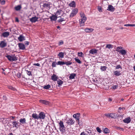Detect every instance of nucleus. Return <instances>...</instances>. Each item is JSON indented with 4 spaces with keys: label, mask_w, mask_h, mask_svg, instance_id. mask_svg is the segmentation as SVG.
<instances>
[{
    "label": "nucleus",
    "mask_w": 135,
    "mask_h": 135,
    "mask_svg": "<svg viewBox=\"0 0 135 135\" xmlns=\"http://www.w3.org/2000/svg\"><path fill=\"white\" fill-rule=\"evenodd\" d=\"M59 129L60 131L62 133H64L66 128L65 127L63 122L61 120L59 123Z\"/></svg>",
    "instance_id": "f257e3e1"
},
{
    "label": "nucleus",
    "mask_w": 135,
    "mask_h": 135,
    "mask_svg": "<svg viewBox=\"0 0 135 135\" xmlns=\"http://www.w3.org/2000/svg\"><path fill=\"white\" fill-rule=\"evenodd\" d=\"M104 115L108 117L111 118H114V119L116 118L117 117V114L113 113H106L104 114Z\"/></svg>",
    "instance_id": "f03ea898"
},
{
    "label": "nucleus",
    "mask_w": 135,
    "mask_h": 135,
    "mask_svg": "<svg viewBox=\"0 0 135 135\" xmlns=\"http://www.w3.org/2000/svg\"><path fill=\"white\" fill-rule=\"evenodd\" d=\"M6 57L11 61H16L17 60V58L16 57L15 55H12V56L8 55L6 56Z\"/></svg>",
    "instance_id": "7ed1b4c3"
},
{
    "label": "nucleus",
    "mask_w": 135,
    "mask_h": 135,
    "mask_svg": "<svg viewBox=\"0 0 135 135\" xmlns=\"http://www.w3.org/2000/svg\"><path fill=\"white\" fill-rule=\"evenodd\" d=\"M78 9L77 8L73 9L71 13L70 14V17H73L76 15L77 13L78 12Z\"/></svg>",
    "instance_id": "20e7f679"
},
{
    "label": "nucleus",
    "mask_w": 135,
    "mask_h": 135,
    "mask_svg": "<svg viewBox=\"0 0 135 135\" xmlns=\"http://www.w3.org/2000/svg\"><path fill=\"white\" fill-rule=\"evenodd\" d=\"M38 119H44L45 117V113L43 112H41L39 114Z\"/></svg>",
    "instance_id": "39448f33"
},
{
    "label": "nucleus",
    "mask_w": 135,
    "mask_h": 135,
    "mask_svg": "<svg viewBox=\"0 0 135 135\" xmlns=\"http://www.w3.org/2000/svg\"><path fill=\"white\" fill-rule=\"evenodd\" d=\"M7 45V43L5 41H2L0 42V47L3 48L6 47Z\"/></svg>",
    "instance_id": "423d86ee"
},
{
    "label": "nucleus",
    "mask_w": 135,
    "mask_h": 135,
    "mask_svg": "<svg viewBox=\"0 0 135 135\" xmlns=\"http://www.w3.org/2000/svg\"><path fill=\"white\" fill-rule=\"evenodd\" d=\"M38 17L36 16L32 17L30 19V21L32 23H35L38 21Z\"/></svg>",
    "instance_id": "0eeeda50"
},
{
    "label": "nucleus",
    "mask_w": 135,
    "mask_h": 135,
    "mask_svg": "<svg viewBox=\"0 0 135 135\" xmlns=\"http://www.w3.org/2000/svg\"><path fill=\"white\" fill-rule=\"evenodd\" d=\"M57 17H61L60 16L57 17L56 15H53L50 17V18L51 21H56Z\"/></svg>",
    "instance_id": "6e6552de"
},
{
    "label": "nucleus",
    "mask_w": 135,
    "mask_h": 135,
    "mask_svg": "<svg viewBox=\"0 0 135 135\" xmlns=\"http://www.w3.org/2000/svg\"><path fill=\"white\" fill-rule=\"evenodd\" d=\"M94 29L91 28H86L85 30V31L86 33L92 32L94 31Z\"/></svg>",
    "instance_id": "1a4fd4ad"
},
{
    "label": "nucleus",
    "mask_w": 135,
    "mask_h": 135,
    "mask_svg": "<svg viewBox=\"0 0 135 135\" xmlns=\"http://www.w3.org/2000/svg\"><path fill=\"white\" fill-rule=\"evenodd\" d=\"M107 10L113 12L115 10V8L112 5H109L108 6V8Z\"/></svg>",
    "instance_id": "9d476101"
},
{
    "label": "nucleus",
    "mask_w": 135,
    "mask_h": 135,
    "mask_svg": "<svg viewBox=\"0 0 135 135\" xmlns=\"http://www.w3.org/2000/svg\"><path fill=\"white\" fill-rule=\"evenodd\" d=\"M75 122L71 118H70L66 122L68 124L70 125L73 124Z\"/></svg>",
    "instance_id": "9b49d317"
},
{
    "label": "nucleus",
    "mask_w": 135,
    "mask_h": 135,
    "mask_svg": "<svg viewBox=\"0 0 135 135\" xmlns=\"http://www.w3.org/2000/svg\"><path fill=\"white\" fill-rule=\"evenodd\" d=\"M131 121L130 118L129 117H128L125 118L123 120V122L126 123H130Z\"/></svg>",
    "instance_id": "f8f14e48"
},
{
    "label": "nucleus",
    "mask_w": 135,
    "mask_h": 135,
    "mask_svg": "<svg viewBox=\"0 0 135 135\" xmlns=\"http://www.w3.org/2000/svg\"><path fill=\"white\" fill-rule=\"evenodd\" d=\"M18 45L20 49L24 50L25 49V45L21 43H19Z\"/></svg>",
    "instance_id": "ddd939ff"
},
{
    "label": "nucleus",
    "mask_w": 135,
    "mask_h": 135,
    "mask_svg": "<svg viewBox=\"0 0 135 135\" xmlns=\"http://www.w3.org/2000/svg\"><path fill=\"white\" fill-rule=\"evenodd\" d=\"M25 37L22 35H21L18 38V39L21 42L23 40H25Z\"/></svg>",
    "instance_id": "4468645a"
},
{
    "label": "nucleus",
    "mask_w": 135,
    "mask_h": 135,
    "mask_svg": "<svg viewBox=\"0 0 135 135\" xmlns=\"http://www.w3.org/2000/svg\"><path fill=\"white\" fill-rule=\"evenodd\" d=\"M89 52L90 53L93 55L97 53V51L95 49H93L90 50Z\"/></svg>",
    "instance_id": "2eb2a0df"
},
{
    "label": "nucleus",
    "mask_w": 135,
    "mask_h": 135,
    "mask_svg": "<svg viewBox=\"0 0 135 135\" xmlns=\"http://www.w3.org/2000/svg\"><path fill=\"white\" fill-rule=\"evenodd\" d=\"M80 114L79 113H77L76 114H74L73 115V117L75 118V119H77L76 120L79 121V119L78 118L80 116Z\"/></svg>",
    "instance_id": "dca6fc26"
},
{
    "label": "nucleus",
    "mask_w": 135,
    "mask_h": 135,
    "mask_svg": "<svg viewBox=\"0 0 135 135\" xmlns=\"http://www.w3.org/2000/svg\"><path fill=\"white\" fill-rule=\"evenodd\" d=\"M86 20V18L85 17H83L81 18L79 20L80 22L81 23H84Z\"/></svg>",
    "instance_id": "f3484780"
},
{
    "label": "nucleus",
    "mask_w": 135,
    "mask_h": 135,
    "mask_svg": "<svg viewBox=\"0 0 135 135\" xmlns=\"http://www.w3.org/2000/svg\"><path fill=\"white\" fill-rule=\"evenodd\" d=\"M51 79L54 81H56L57 79V77L56 75L54 74L51 76Z\"/></svg>",
    "instance_id": "a211bd4d"
},
{
    "label": "nucleus",
    "mask_w": 135,
    "mask_h": 135,
    "mask_svg": "<svg viewBox=\"0 0 135 135\" xmlns=\"http://www.w3.org/2000/svg\"><path fill=\"white\" fill-rule=\"evenodd\" d=\"M9 32H3L2 35L4 37H7L9 35Z\"/></svg>",
    "instance_id": "6ab92c4d"
},
{
    "label": "nucleus",
    "mask_w": 135,
    "mask_h": 135,
    "mask_svg": "<svg viewBox=\"0 0 135 135\" xmlns=\"http://www.w3.org/2000/svg\"><path fill=\"white\" fill-rule=\"evenodd\" d=\"M20 122L22 124H26V120L25 118H21L20 119Z\"/></svg>",
    "instance_id": "aec40b11"
},
{
    "label": "nucleus",
    "mask_w": 135,
    "mask_h": 135,
    "mask_svg": "<svg viewBox=\"0 0 135 135\" xmlns=\"http://www.w3.org/2000/svg\"><path fill=\"white\" fill-rule=\"evenodd\" d=\"M69 6L71 7H75V3L74 1H72L69 4Z\"/></svg>",
    "instance_id": "412c9836"
},
{
    "label": "nucleus",
    "mask_w": 135,
    "mask_h": 135,
    "mask_svg": "<svg viewBox=\"0 0 135 135\" xmlns=\"http://www.w3.org/2000/svg\"><path fill=\"white\" fill-rule=\"evenodd\" d=\"M119 53H120L122 55H124L126 54L127 52L126 50H120Z\"/></svg>",
    "instance_id": "4be33fe9"
},
{
    "label": "nucleus",
    "mask_w": 135,
    "mask_h": 135,
    "mask_svg": "<svg viewBox=\"0 0 135 135\" xmlns=\"http://www.w3.org/2000/svg\"><path fill=\"white\" fill-rule=\"evenodd\" d=\"M38 116L36 113H33L32 115V117L35 119H38Z\"/></svg>",
    "instance_id": "5701e85b"
},
{
    "label": "nucleus",
    "mask_w": 135,
    "mask_h": 135,
    "mask_svg": "<svg viewBox=\"0 0 135 135\" xmlns=\"http://www.w3.org/2000/svg\"><path fill=\"white\" fill-rule=\"evenodd\" d=\"M21 8V6L20 5H18L17 6H16L15 7V10L17 11H18L20 10Z\"/></svg>",
    "instance_id": "b1692460"
},
{
    "label": "nucleus",
    "mask_w": 135,
    "mask_h": 135,
    "mask_svg": "<svg viewBox=\"0 0 135 135\" xmlns=\"http://www.w3.org/2000/svg\"><path fill=\"white\" fill-rule=\"evenodd\" d=\"M61 12L62 11L61 10H58L56 13L55 15H56V16L57 17L58 16L60 15L61 13Z\"/></svg>",
    "instance_id": "393cba45"
},
{
    "label": "nucleus",
    "mask_w": 135,
    "mask_h": 135,
    "mask_svg": "<svg viewBox=\"0 0 135 135\" xmlns=\"http://www.w3.org/2000/svg\"><path fill=\"white\" fill-rule=\"evenodd\" d=\"M64 53L62 52H60L58 54V56H59L60 57L62 58L64 57Z\"/></svg>",
    "instance_id": "a878e982"
},
{
    "label": "nucleus",
    "mask_w": 135,
    "mask_h": 135,
    "mask_svg": "<svg viewBox=\"0 0 135 135\" xmlns=\"http://www.w3.org/2000/svg\"><path fill=\"white\" fill-rule=\"evenodd\" d=\"M106 47L109 49H112L113 48V45L111 44H107L106 45Z\"/></svg>",
    "instance_id": "bb28decb"
},
{
    "label": "nucleus",
    "mask_w": 135,
    "mask_h": 135,
    "mask_svg": "<svg viewBox=\"0 0 135 135\" xmlns=\"http://www.w3.org/2000/svg\"><path fill=\"white\" fill-rule=\"evenodd\" d=\"M65 63L66 65L68 66L71 65L72 64V62L71 61H68L65 62Z\"/></svg>",
    "instance_id": "cd10ccee"
},
{
    "label": "nucleus",
    "mask_w": 135,
    "mask_h": 135,
    "mask_svg": "<svg viewBox=\"0 0 135 135\" xmlns=\"http://www.w3.org/2000/svg\"><path fill=\"white\" fill-rule=\"evenodd\" d=\"M114 74L115 75L119 76L120 75V73L119 71H115L114 72Z\"/></svg>",
    "instance_id": "c85d7f7f"
},
{
    "label": "nucleus",
    "mask_w": 135,
    "mask_h": 135,
    "mask_svg": "<svg viewBox=\"0 0 135 135\" xmlns=\"http://www.w3.org/2000/svg\"><path fill=\"white\" fill-rule=\"evenodd\" d=\"M50 88L51 86L49 85H45L43 87V88L45 89H49Z\"/></svg>",
    "instance_id": "c756f323"
},
{
    "label": "nucleus",
    "mask_w": 135,
    "mask_h": 135,
    "mask_svg": "<svg viewBox=\"0 0 135 135\" xmlns=\"http://www.w3.org/2000/svg\"><path fill=\"white\" fill-rule=\"evenodd\" d=\"M76 74L74 73L71 74L69 76V78L70 79H73L74 78Z\"/></svg>",
    "instance_id": "7c9ffc66"
},
{
    "label": "nucleus",
    "mask_w": 135,
    "mask_h": 135,
    "mask_svg": "<svg viewBox=\"0 0 135 135\" xmlns=\"http://www.w3.org/2000/svg\"><path fill=\"white\" fill-rule=\"evenodd\" d=\"M74 59L76 61L78 62V63L81 64V62L79 60L78 58L76 57L74 58Z\"/></svg>",
    "instance_id": "2f4dec72"
},
{
    "label": "nucleus",
    "mask_w": 135,
    "mask_h": 135,
    "mask_svg": "<svg viewBox=\"0 0 135 135\" xmlns=\"http://www.w3.org/2000/svg\"><path fill=\"white\" fill-rule=\"evenodd\" d=\"M57 83L59 85L58 86H60V85H61L63 84V82L61 80H59L57 81Z\"/></svg>",
    "instance_id": "473e14b6"
},
{
    "label": "nucleus",
    "mask_w": 135,
    "mask_h": 135,
    "mask_svg": "<svg viewBox=\"0 0 135 135\" xmlns=\"http://www.w3.org/2000/svg\"><path fill=\"white\" fill-rule=\"evenodd\" d=\"M107 68V67L105 66H101L100 67V69L102 71H104L106 70Z\"/></svg>",
    "instance_id": "72a5a7b5"
},
{
    "label": "nucleus",
    "mask_w": 135,
    "mask_h": 135,
    "mask_svg": "<svg viewBox=\"0 0 135 135\" xmlns=\"http://www.w3.org/2000/svg\"><path fill=\"white\" fill-rule=\"evenodd\" d=\"M65 64V62L62 61H59L57 62V64L58 65H63Z\"/></svg>",
    "instance_id": "f704fd0d"
},
{
    "label": "nucleus",
    "mask_w": 135,
    "mask_h": 135,
    "mask_svg": "<svg viewBox=\"0 0 135 135\" xmlns=\"http://www.w3.org/2000/svg\"><path fill=\"white\" fill-rule=\"evenodd\" d=\"M43 6L44 7H50V5L48 3H45L43 4Z\"/></svg>",
    "instance_id": "c9c22d12"
},
{
    "label": "nucleus",
    "mask_w": 135,
    "mask_h": 135,
    "mask_svg": "<svg viewBox=\"0 0 135 135\" xmlns=\"http://www.w3.org/2000/svg\"><path fill=\"white\" fill-rule=\"evenodd\" d=\"M104 132L106 134L108 133L109 132V129L107 128H105L104 130Z\"/></svg>",
    "instance_id": "e433bc0d"
},
{
    "label": "nucleus",
    "mask_w": 135,
    "mask_h": 135,
    "mask_svg": "<svg viewBox=\"0 0 135 135\" xmlns=\"http://www.w3.org/2000/svg\"><path fill=\"white\" fill-rule=\"evenodd\" d=\"M13 126H15L16 127H17V126H18L17 125V123L15 121L13 122L12 123Z\"/></svg>",
    "instance_id": "4c0bfd02"
},
{
    "label": "nucleus",
    "mask_w": 135,
    "mask_h": 135,
    "mask_svg": "<svg viewBox=\"0 0 135 135\" xmlns=\"http://www.w3.org/2000/svg\"><path fill=\"white\" fill-rule=\"evenodd\" d=\"M26 73L29 76H32L31 72V71H28V70H26Z\"/></svg>",
    "instance_id": "58836bf2"
},
{
    "label": "nucleus",
    "mask_w": 135,
    "mask_h": 135,
    "mask_svg": "<svg viewBox=\"0 0 135 135\" xmlns=\"http://www.w3.org/2000/svg\"><path fill=\"white\" fill-rule=\"evenodd\" d=\"M125 26H135V24H127L124 25Z\"/></svg>",
    "instance_id": "ea45409f"
},
{
    "label": "nucleus",
    "mask_w": 135,
    "mask_h": 135,
    "mask_svg": "<svg viewBox=\"0 0 135 135\" xmlns=\"http://www.w3.org/2000/svg\"><path fill=\"white\" fill-rule=\"evenodd\" d=\"M78 56L81 57H82L83 56V53H82V52H78Z\"/></svg>",
    "instance_id": "a19ab883"
},
{
    "label": "nucleus",
    "mask_w": 135,
    "mask_h": 135,
    "mask_svg": "<svg viewBox=\"0 0 135 135\" xmlns=\"http://www.w3.org/2000/svg\"><path fill=\"white\" fill-rule=\"evenodd\" d=\"M115 128L117 129V130H119V131H123V129L121 127H116Z\"/></svg>",
    "instance_id": "79ce46f5"
},
{
    "label": "nucleus",
    "mask_w": 135,
    "mask_h": 135,
    "mask_svg": "<svg viewBox=\"0 0 135 135\" xmlns=\"http://www.w3.org/2000/svg\"><path fill=\"white\" fill-rule=\"evenodd\" d=\"M56 62L53 61L52 63V66L53 67H56Z\"/></svg>",
    "instance_id": "37998d69"
},
{
    "label": "nucleus",
    "mask_w": 135,
    "mask_h": 135,
    "mask_svg": "<svg viewBox=\"0 0 135 135\" xmlns=\"http://www.w3.org/2000/svg\"><path fill=\"white\" fill-rule=\"evenodd\" d=\"M41 102L44 104L46 105H47L48 104V102L45 100H42Z\"/></svg>",
    "instance_id": "c03bdc74"
},
{
    "label": "nucleus",
    "mask_w": 135,
    "mask_h": 135,
    "mask_svg": "<svg viewBox=\"0 0 135 135\" xmlns=\"http://www.w3.org/2000/svg\"><path fill=\"white\" fill-rule=\"evenodd\" d=\"M96 129L97 131L99 133H101L102 132L101 130L100 129V128L98 127H97L96 128Z\"/></svg>",
    "instance_id": "a18cd8bd"
},
{
    "label": "nucleus",
    "mask_w": 135,
    "mask_h": 135,
    "mask_svg": "<svg viewBox=\"0 0 135 135\" xmlns=\"http://www.w3.org/2000/svg\"><path fill=\"white\" fill-rule=\"evenodd\" d=\"M122 49V47H118L117 48V49H116V50L117 51H118L119 52V51H120V50H119L120 49Z\"/></svg>",
    "instance_id": "49530a36"
},
{
    "label": "nucleus",
    "mask_w": 135,
    "mask_h": 135,
    "mask_svg": "<svg viewBox=\"0 0 135 135\" xmlns=\"http://www.w3.org/2000/svg\"><path fill=\"white\" fill-rule=\"evenodd\" d=\"M65 21V20L64 19V18H61L58 21V22H62L63 21Z\"/></svg>",
    "instance_id": "de8ad7c7"
},
{
    "label": "nucleus",
    "mask_w": 135,
    "mask_h": 135,
    "mask_svg": "<svg viewBox=\"0 0 135 135\" xmlns=\"http://www.w3.org/2000/svg\"><path fill=\"white\" fill-rule=\"evenodd\" d=\"M117 87H118V85H114L112 86L111 88L113 89H115L117 88Z\"/></svg>",
    "instance_id": "09e8293b"
},
{
    "label": "nucleus",
    "mask_w": 135,
    "mask_h": 135,
    "mask_svg": "<svg viewBox=\"0 0 135 135\" xmlns=\"http://www.w3.org/2000/svg\"><path fill=\"white\" fill-rule=\"evenodd\" d=\"M63 41L62 40H61L59 42V46L63 44Z\"/></svg>",
    "instance_id": "8fccbe9b"
},
{
    "label": "nucleus",
    "mask_w": 135,
    "mask_h": 135,
    "mask_svg": "<svg viewBox=\"0 0 135 135\" xmlns=\"http://www.w3.org/2000/svg\"><path fill=\"white\" fill-rule=\"evenodd\" d=\"M80 15L81 18L85 17L84 14L82 12L80 13Z\"/></svg>",
    "instance_id": "3c124183"
},
{
    "label": "nucleus",
    "mask_w": 135,
    "mask_h": 135,
    "mask_svg": "<svg viewBox=\"0 0 135 135\" xmlns=\"http://www.w3.org/2000/svg\"><path fill=\"white\" fill-rule=\"evenodd\" d=\"M0 3L2 5H4L5 4V1L4 0H3L0 2Z\"/></svg>",
    "instance_id": "603ef678"
},
{
    "label": "nucleus",
    "mask_w": 135,
    "mask_h": 135,
    "mask_svg": "<svg viewBox=\"0 0 135 135\" xmlns=\"http://www.w3.org/2000/svg\"><path fill=\"white\" fill-rule=\"evenodd\" d=\"M17 76L18 78H20L21 76V73H18L17 74Z\"/></svg>",
    "instance_id": "864d4df0"
},
{
    "label": "nucleus",
    "mask_w": 135,
    "mask_h": 135,
    "mask_svg": "<svg viewBox=\"0 0 135 135\" xmlns=\"http://www.w3.org/2000/svg\"><path fill=\"white\" fill-rule=\"evenodd\" d=\"M98 10L99 12H101L102 11V8L101 7H99L98 8Z\"/></svg>",
    "instance_id": "5fc2aeb1"
},
{
    "label": "nucleus",
    "mask_w": 135,
    "mask_h": 135,
    "mask_svg": "<svg viewBox=\"0 0 135 135\" xmlns=\"http://www.w3.org/2000/svg\"><path fill=\"white\" fill-rule=\"evenodd\" d=\"M121 68L120 66L119 65H117L116 67V69H118Z\"/></svg>",
    "instance_id": "6e6d98bb"
},
{
    "label": "nucleus",
    "mask_w": 135,
    "mask_h": 135,
    "mask_svg": "<svg viewBox=\"0 0 135 135\" xmlns=\"http://www.w3.org/2000/svg\"><path fill=\"white\" fill-rule=\"evenodd\" d=\"M33 65L38 66H40V64L38 63L37 64H34Z\"/></svg>",
    "instance_id": "4d7b16f0"
},
{
    "label": "nucleus",
    "mask_w": 135,
    "mask_h": 135,
    "mask_svg": "<svg viewBox=\"0 0 135 135\" xmlns=\"http://www.w3.org/2000/svg\"><path fill=\"white\" fill-rule=\"evenodd\" d=\"M80 135H88L86 133H85L84 132H83L81 133Z\"/></svg>",
    "instance_id": "13d9d810"
},
{
    "label": "nucleus",
    "mask_w": 135,
    "mask_h": 135,
    "mask_svg": "<svg viewBox=\"0 0 135 135\" xmlns=\"http://www.w3.org/2000/svg\"><path fill=\"white\" fill-rule=\"evenodd\" d=\"M118 117V116H117ZM118 118H120V119H122V115H119L118 116Z\"/></svg>",
    "instance_id": "bf43d9fd"
},
{
    "label": "nucleus",
    "mask_w": 135,
    "mask_h": 135,
    "mask_svg": "<svg viewBox=\"0 0 135 135\" xmlns=\"http://www.w3.org/2000/svg\"><path fill=\"white\" fill-rule=\"evenodd\" d=\"M25 44L26 45H28L29 44V42L28 41H26L25 42Z\"/></svg>",
    "instance_id": "052dcab7"
},
{
    "label": "nucleus",
    "mask_w": 135,
    "mask_h": 135,
    "mask_svg": "<svg viewBox=\"0 0 135 135\" xmlns=\"http://www.w3.org/2000/svg\"><path fill=\"white\" fill-rule=\"evenodd\" d=\"M3 98L4 100H6L7 99V97L6 96H3Z\"/></svg>",
    "instance_id": "680f3d73"
},
{
    "label": "nucleus",
    "mask_w": 135,
    "mask_h": 135,
    "mask_svg": "<svg viewBox=\"0 0 135 135\" xmlns=\"http://www.w3.org/2000/svg\"><path fill=\"white\" fill-rule=\"evenodd\" d=\"M124 108H121V107H119V109H118L119 110H121L122 109L123 110V109H124Z\"/></svg>",
    "instance_id": "e2e57ef3"
},
{
    "label": "nucleus",
    "mask_w": 135,
    "mask_h": 135,
    "mask_svg": "<svg viewBox=\"0 0 135 135\" xmlns=\"http://www.w3.org/2000/svg\"><path fill=\"white\" fill-rule=\"evenodd\" d=\"M15 20H16V21L17 22H19V20H18V19L17 17L16 18Z\"/></svg>",
    "instance_id": "0e129e2a"
},
{
    "label": "nucleus",
    "mask_w": 135,
    "mask_h": 135,
    "mask_svg": "<svg viewBox=\"0 0 135 135\" xmlns=\"http://www.w3.org/2000/svg\"><path fill=\"white\" fill-rule=\"evenodd\" d=\"M9 89H12V90H15V89L13 87H11L9 88Z\"/></svg>",
    "instance_id": "69168bd1"
},
{
    "label": "nucleus",
    "mask_w": 135,
    "mask_h": 135,
    "mask_svg": "<svg viewBox=\"0 0 135 135\" xmlns=\"http://www.w3.org/2000/svg\"><path fill=\"white\" fill-rule=\"evenodd\" d=\"M112 99H111V98H109V99H108V100L109 101H112Z\"/></svg>",
    "instance_id": "338daca9"
},
{
    "label": "nucleus",
    "mask_w": 135,
    "mask_h": 135,
    "mask_svg": "<svg viewBox=\"0 0 135 135\" xmlns=\"http://www.w3.org/2000/svg\"><path fill=\"white\" fill-rule=\"evenodd\" d=\"M111 29V28H109L108 27H107L106 28V29L107 30H109Z\"/></svg>",
    "instance_id": "774afa93"
}]
</instances>
